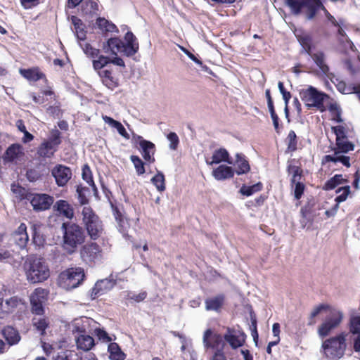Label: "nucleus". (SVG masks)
Returning a JSON list of instances; mask_svg holds the SVG:
<instances>
[{"label": "nucleus", "mask_w": 360, "mask_h": 360, "mask_svg": "<svg viewBox=\"0 0 360 360\" xmlns=\"http://www.w3.org/2000/svg\"><path fill=\"white\" fill-rule=\"evenodd\" d=\"M124 41L118 37H111L103 44V49L105 53L118 54L131 57L135 55L139 49V44L136 36L128 31L124 37Z\"/></svg>", "instance_id": "obj_1"}, {"label": "nucleus", "mask_w": 360, "mask_h": 360, "mask_svg": "<svg viewBox=\"0 0 360 360\" xmlns=\"http://www.w3.org/2000/svg\"><path fill=\"white\" fill-rule=\"evenodd\" d=\"M27 280L31 283L44 282L50 276V270L45 259L41 257H30L23 264Z\"/></svg>", "instance_id": "obj_2"}, {"label": "nucleus", "mask_w": 360, "mask_h": 360, "mask_svg": "<svg viewBox=\"0 0 360 360\" xmlns=\"http://www.w3.org/2000/svg\"><path fill=\"white\" fill-rule=\"evenodd\" d=\"M63 248L68 253H74L77 247L84 242V233L79 225L76 224L63 223Z\"/></svg>", "instance_id": "obj_3"}, {"label": "nucleus", "mask_w": 360, "mask_h": 360, "mask_svg": "<svg viewBox=\"0 0 360 360\" xmlns=\"http://www.w3.org/2000/svg\"><path fill=\"white\" fill-rule=\"evenodd\" d=\"M295 15L302 13L307 20H312L324 6L321 0H285Z\"/></svg>", "instance_id": "obj_4"}, {"label": "nucleus", "mask_w": 360, "mask_h": 360, "mask_svg": "<svg viewBox=\"0 0 360 360\" xmlns=\"http://www.w3.org/2000/svg\"><path fill=\"white\" fill-rule=\"evenodd\" d=\"M347 334L342 333L323 342L322 348L326 358L330 360H338L343 356L347 347Z\"/></svg>", "instance_id": "obj_5"}, {"label": "nucleus", "mask_w": 360, "mask_h": 360, "mask_svg": "<svg viewBox=\"0 0 360 360\" xmlns=\"http://www.w3.org/2000/svg\"><path fill=\"white\" fill-rule=\"evenodd\" d=\"M300 96L308 108H316L321 112L326 110L324 101L328 96L312 86L300 90Z\"/></svg>", "instance_id": "obj_6"}, {"label": "nucleus", "mask_w": 360, "mask_h": 360, "mask_svg": "<svg viewBox=\"0 0 360 360\" xmlns=\"http://www.w3.org/2000/svg\"><path fill=\"white\" fill-rule=\"evenodd\" d=\"M91 320L88 318L76 319L74 321L72 331L77 332L79 335L76 338V344L78 349L84 352L91 350L95 345V341L93 337L85 334L86 327L89 325Z\"/></svg>", "instance_id": "obj_7"}, {"label": "nucleus", "mask_w": 360, "mask_h": 360, "mask_svg": "<svg viewBox=\"0 0 360 360\" xmlns=\"http://www.w3.org/2000/svg\"><path fill=\"white\" fill-rule=\"evenodd\" d=\"M343 319V314L336 309L332 310L323 323L318 328L319 337L323 338L330 334L340 324Z\"/></svg>", "instance_id": "obj_8"}, {"label": "nucleus", "mask_w": 360, "mask_h": 360, "mask_svg": "<svg viewBox=\"0 0 360 360\" xmlns=\"http://www.w3.org/2000/svg\"><path fill=\"white\" fill-rule=\"evenodd\" d=\"M80 255L82 260L89 264L99 263L103 259L102 249L94 242L85 244L81 249Z\"/></svg>", "instance_id": "obj_9"}, {"label": "nucleus", "mask_w": 360, "mask_h": 360, "mask_svg": "<svg viewBox=\"0 0 360 360\" xmlns=\"http://www.w3.org/2000/svg\"><path fill=\"white\" fill-rule=\"evenodd\" d=\"M61 278L64 281L65 286L67 288H77L82 281L84 277V270L80 267L68 269L61 274Z\"/></svg>", "instance_id": "obj_10"}, {"label": "nucleus", "mask_w": 360, "mask_h": 360, "mask_svg": "<svg viewBox=\"0 0 360 360\" xmlns=\"http://www.w3.org/2000/svg\"><path fill=\"white\" fill-rule=\"evenodd\" d=\"M203 345L205 348L215 349L214 353H224L225 347L224 338L219 334L213 333L212 330L207 329L203 335Z\"/></svg>", "instance_id": "obj_11"}, {"label": "nucleus", "mask_w": 360, "mask_h": 360, "mask_svg": "<svg viewBox=\"0 0 360 360\" xmlns=\"http://www.w3.org/2000/svg\"><path fill=\"white\" fill-rule=\"evenodd\" d=\"M26 199L30 202L33 209L36 211L49 209L54 201L52 196L44 193H29L26 195Z\"/></svg>", "instance_id": "obj_12"}, {"label": "nucleus", "mask_w": 360, "mask_h": 360, "mask_svg": "<svg viewBox=\"0 0 360 360\" xmlns=\"http://www.w3.org/2000/svg\"><path fill=\"white\" fill-rule=\"evenodd\" d=\"M48 295L47 291L41 288L34 290L30 296V303L32 305V313L37 315H41L44 312L43 304L46 300Z\"/></svg>", "instance_id": "obj_13"}, {"label": "nucleus", "mask_w": 360, "mask_h": 360, "mask_svg": "<svg viewBox=\"0 0 360 360\" xmlns=\"http://www.w3.org/2000/svg\"><path fill=\"white\" fill-rule=\"evenodd\" d=\"M52 175L55 178L56 184L59 186H64L71 179L72 172L66 166L58 165L52 169Z\"/></svg>", "instance_id": "obj_14"}, {"label": "nucleus", "mask_w": 360, "mask_h": 360, "mask_svg": "<svg viewBox=\"0 0 360 360\" xmlns=\"http://www.w3.org/2000/svg\"><path fill=\"white\" fill-rule=\"evenodd\" d=\"M245 335L240 331L227 328L224 335V340L230 345L232 349H237L243 345L245 341Z\"/></svg>", "instance_id": "obj_15"}, {"label": "nucleus", "mask_w": 360, "mask_h": 360, "mask_svg": "<svg viewBox=\"0 0 360 360\" xmlns=\"http://www.w3.org/2000/svg\"><path fill=\"white\" fill-rule=\"evenodd\" d=\"M136 137L139 140V146L141 148V153L145 160L150 162L155 161L154 154L155 151V144L149 141L143 139L140 136L134 135V138Z\"/></svg>", "instance_id": "obj_16"}, {"label": "nucleus", "mask_w": 360, "mask_h": 360, "mask_svg": "<svg viewBox=\"0 0 360 360\" xmlns=\"http://www.w3.org/2000/svg\"><path fill=\"white\" fill-rule=\"evenodd\" d=\"M24 155L23 148L21 145L14 143L11 145L2 156L4 163L15 162Z\"/></svg>", "instance_id": "obj_17"}, {"label": "nucleus", "mask_w": 360, "mask_h": 360, "mask_svg": "<svg viewBox=\"0 0 360 360\" xmlns=\"http://www.w3.org/2000/svg\"><path fill=\"white\" fill-rule=\"evenodd\" d=\"M24 305L23 300L18 296H13L9 299L6 300L5 302H2L0 313L2 314L1 317H4L5 315L13 312L16 309L20 308Z\"/></svg>", "instance_id": "obj_18"}, {"label": "nucleus", "mask_w": 360, "mask_h": 360, "mask_svg": "<svg viewBox=\"0 0 360 360\" xmlns=\"http://www.w3.org/2000/svg\"><path fill=\"white\" fill-rule=\"evenodd\" d=\"M115 284V282L112 279L110 278H105L97 281L91 290V295L92 299H95L96 297L109 291L114 287Z\"/></svg>", "instance_id": "obj_19"}, {"label": "nucleus", "mask_w": 360, "mask_h": 360, "mask_svg": "<svg viewBox=\"0 0 360 360\" xmlns=\"http://www.w3.org/2000/svg\"><path fill=\"white\" fill-rule=\"evenodd\" d=\"M12 240L20 249L25 248L28 243L29 237L27 233V226L21 224L12 236Z\"/></svg>", "instance_id": "obj_20"}, {"label": "nucleus", "mask_w": 360, "mask_h": 360, "mask_svg": "<svg viewBox=\"0 0 360 360\" xmlns=\"http://www.w3.org/2000/svg\"><path fill=\"white\" fill-rule=\"evenodd\" d=\"M221 162H225L229 165L233 163V160L230 158L229 152L225 148L216 150L212 154V160H206L207 164L210 165L219 164Z\"/></svg>", "instance_id": "obj_21"}, {"label": "nucleus", "mask_w": 360, "mask_h": 360, "mask_svg": "<svg viewBox=\"0 0 360 360\" xmlns=\"http://www.w3.org/2000/svg\"><path fill=\"white\" fill-rule=\"evenodd\" d=\"M54 210L58 214L68 219H72L74 217V210L68 201L58 200L53 205Z\"/></svg>", "instance_id": "obj_22"}, {"label": "nucleus", "mask_w": 360, "mask_h": 360, "mask_svg": "<svg viewBox=\"0 0 360 360\" xmlns=\"http://www.w3.org/2000/svg\"><path fill=\"white\" fill-rule=\"evenodd\" d=\"M236 167V173L238 175L247 174L250 170V166L245 156L242 153H236V160L232 164Z\"/></svg>", "instance_id": "obj_23"}, {"label": "nucleus", "mask_w": 360, "mask_h": 360, "mask_svg": "<svg viewBox=\"0 0 360 360\" xmlns=\"http://www.w3.org/2000/svg\"><path fill=\"white\" fill-rule=\"evenodd\" d=\"M234 175V170L231 167L224 165H219L212 171V176L218 181H222L232 178Z\"/></svg>", "instance_id": "obj_24"}, {"label": "nucleus", "mask_w": 360, "mask_h": 360, "mask_svg": "<svg viewBox=\"0 0 360 360\" xmlns=\"http://www.w3.org/2000/svg\"><path fill=\"white\" fill-rule=\"evenodd\" d=\"M84 227L91 240H97L101 236L103 232V224L100 219L86 224Z\"/></svg>", "instance_id": "obj_25"}, {"label": "nucleus", "mask_w": 360, "mask_h": 360, "mask_svg": "<svg viewBox=\"0 0 360 360\" xmlns=\"http://www.w3.org/2000/svg\"><path fill=\"white\" fill-rule=\"evenodd\" d=\"M330 162L334 163L340 162L347 167H349L351 166L350 158L347 155H345V153H341L334 151V153L333 155H325L323 159V162Z\"/></svg>", "instance_id": "obj_26"}, {"label": "nucleus", "mask_w": 360, "mask_h": 360, "mask_svg": "<svg viewBox=\"0 0 360 360\" xmlns=\"http://www.w3.org/2000/svg\"><path fill=\"white\" fill-rule=\"evenodd\" d=\"M98 75L102 83L110 89H114L118 86V80L112 75L110 70H104L98 72Z\"/></svg>", "instance_id": "obj_27"}, {"label": "nucleus", "mask_w": 360, "mask_h": 360, "mask_svg": "<svg viewBox=\"0 0 360 360\" xmlns=\"http://www.w3.org/2000/svg\"><path fill=\"white\" fill-rule=\"evenodd\" d=\"M225 297L220 294L205 300V309L207 311H219L224 304Z\"/></svg>", "instance_id": "obj_28"}, {"label": "nucleus", "mask_w": 360, "mask_h": 360, "mask_svg": "<svg viewBox=\"0 0 360 360\" xmlns=\"http://www.w3.org/2000/svg\"><path fill=\"white\" fill-rule=\"evenodd\" d=\"M2 335L9 345L18 344L21 338L18 331L11 326H6L2 330Z\"/></svg>", "instance_id": "obj_29"}, {"label": "nucleus", "mask_w": 360, "mask_h": 360, "mask_svg": "<svg viewBox=\"0 0 360 360\" xmlns=\"http://www.w3.org/2000/svg\"><path fill=\"white\" fill-rule=\"evenodd\" d=\"M333 82L335 84L337 89L343 94H350L360 92V84L357 85H347L344 81L335 79Z\"/></svg>", "instance_id": "obj_30"}, {"label": "nucleus", "mask_w": 360, "mask_h": 360, "mask_svg": "<svg viewBox=\"0 0 360 360\" xmlns=\"http://www.w3.org/2000/svg\"><path fill=\"white\" fill-rule=\"evenodd\" d=\"M82 221L84 226L99 220L98 216L89 206H84L81 211Z\"/></svg>", "instance_id": "obj_31"}, {"label": "nucleus", "mask_w": 360, "mask_h": 360, "mask_svg": "<svg viewBox=\"0 0 360 360\" xmlns=\"http://www.w3.org/2000/svg\"><path fill=\"white\" fill-rule=\"evenodd\" d=\"M108 352L110 360H124L126 358V354L116 342L109 343Z\"/></svg>", "instance_id": "obj_32"}, {"label": "nucleus", "mask_w": 360, "mask_h": 360, "mask_svg": "<svg viewBox=\"0 0 360 360\" xmlns=\"http://www.w3.org/2000/svg\"><path fill=\"white\" fill-rule=\"evenodd\" d=\"M81 10L84 15L92 16L97 15L98 11V4L96 0H85L82 2Z\"/></svg>", "instance_id": "obj_33"}, {"label": "nucleus", "mask_w": 360, "mask_h": 360, "mask_svg": "<svg viewBox=\"0 0 360 360\" xmlns=\"http://www.w3.org/2000/svg\"><path fill=\"white\" fill-rule=\"evenodd\" d=\"M20 72L25 78L31 82L38 81L44 77L38 68L20 69Z\"/></svg>", "instance_id": "obj_34"}, {"label": "nucleus", "mask_w": 360, "mask_h": 360, "mask_svg": "<svg viewBox=\"0 0 360 360\" xmlns=\"http://www.w3.org/2000/svg\"><path fill=\"white\" fill-rule=\"evenodd\" d=\"M102 118L106 124H108L112 127L116 129L122 136L126 139H129V134L127 132L125 128L120 122L115 120L107 115H103Z\"/></svg>", "instance_id": "obj_35"}, {"label": "nucleus", "mask_w": 360, "mask_h": 360, "mask_svg": "<svg viewBox=\"0 0 360 360\" xmlns=\"http://www.w3.org/2000/svg\"><path fill=\"white\" fill-rule=\"evenodd\" d=\"M309 54L311 55V58L314 60L316 65L319 68L321 71L324 75H328L329 72V68L325 63V56L322 52H317L314 54H311L309 53V50L308 51Z\"/></svg>", "instance_id": "obj_36"}, {"label": "nucleus", "mask_w": 360, "mask_h": 360, "mask_svg": "<svg viewBox=\"0 0 360 360\" xmlns=\"http://www.w3.org/2000/svg\"><path fill=\"white\" fill-rule=\"evenodd\" d=\"M72 22L74 25V29L77 39L84 41L86 39L85 26L82 20L75 16L72 17Z\"/></svg>", "instance_id": "obj_37"}, {"label": "nucleus", "mask_w": 360, "mask_h": 360, "mask_svg": "<svg viewBox=\"0 0 360 360\" xmlns=\"http://www.w3.org/2000/svg\"><path fill=\"white\" fill-rule=\"evenodd\" d=\"M96 25L104 32H118V30L115 24L108 21L105 18H98L96 20Z\"/></svg>", "instance_id": "obj_38"}, {"label": "nucleus", "mask_w": 360, "mask_h": 360, "mask_svg": "<svg viewBox=\"0 0 360 360\" xmlns=\"http://www.w3.org/2000/svg\"><path fill=\"white\" fill-rule=\"evenodd\" d=\"M56 150L55 147L44 141L39 146L37 153L41 157L51 158Z\"/></svg>", "instance_id": "obj_39"}, {"label": "nucleus", "mask_w": 360, "mask_h": 360, "mask_svg": "<svg viewBox=\"0 0 360 360\" xmlns=\"http://www.w3.org/2000/svg\"><path fill=\"white\" fill-rule=\"evenodd\" d=\"M354 149V145L348 141V139L336 141V147L334 149L335 152L341 153H347Z\"/></svg>", "instance_id": "obj_40"}, {"label": "nucleus", "mask_w": 360, "mask_h": 360, "mask_svg": "<svg viewBox=\"0 0 360 360\" xmlns=\"http://www.w3.org/2000/svg\"><path fill=\"white\" fill-rule=\"evenodd\" d=\"M347 181L344 179L342 174H335L334 176L328 179L324 184L323 188L326 191L334 189L338 185Z\"/></svg>", "instance_id": "obj_41"}, {"label": "nucleus", "mask_w": 360, "mask_h": 360, "mask_svg": "<svg viewBox=\"0 0 360 360\" xmlns=\"http://www.w3.org/2000/svg\"><path fill=\"white\" fill-rule=\"evenodd\" d=\"M288 172L290 174H292L291 184L300 181L302 170L300 167L293 165L290 162L288 165Z\"/></svg>", "instance_id": "obj_42"}, {"label": "nucleus", "mask_w": 360, "mask_h": 360, "mask_svg": "<svg viewBox=\"0 0 360 360\" xmlns=\"http://www.w3.org/2000/svg\"><path fill=\"white\" fill-rule=\"evenodd\" d=\"M151 182L158 191L162 192L165 190V179L162 172L158 171L157 174L151 179Z\"/></svg>", "instance_id": "obj_43"}, {"label": "nucleus", "mask_w": 360, "mask_h": 360, "mask_svg": "<svg viewBox=\"0 0 360 360\" xmlns=\"http://www.w3.org/2000/svg\"><path fill=\"white\" fill-rule=\"evenodd\" d=\"M110 57L103 55H99L96 58L92 60L94 69L97 71H102L101 69L109 64Z\"/></svg>", "instance_id": "obj_44"}, {"label": "nucleus", "mask_w": 360, "mask_h": 360, "mask_svg": "<svg viewBox=\"0 0 360 360\" xmlns=\"http://www.w3.org/2000/svg\"><path fill=\"white\" fill-rule=\"evenodd\" d=\"M79 45L86 56L92 58L93 60L100 55V50L93 47L89 43L80 44Z\"/></svg>", "instance_id": "obj_45"}, {"label": "nucleus", "mask_w": 360, "mask_h": 360, "mask_svg": "<svg viewBox=\"0 0 360 360\" xmlns=\"http://www.w3.org/2000/svg\"><path fill=\"white\" fill-rule=\"evenodd\" d=\"M124 298L127 300L134 301L136 302H140L144 300L147 297V292L146 291H141L139 293H136L131 291L124 292Z\"/></svg>", "instance_id": "obj_46"}, {"label": "nucleus", "mask_w": 360, "mask_h": 360, "mask_svg": "<svg viewBox=\"0 0 360 360\" xmlns=\"http://www.w3.org/2000/svg\"><path fill=\"white\" fill-rule=\"evenodd\" d=\"M262 188L261 183L255 184L252 186H243L240 188V192L246 196L252 195L253 193L259 191Z\"/></svg>", "instance_id": "obj_47"}, {"label": "nucleus", "mask_w": 360, "mask_h": 360, "mask_svg": "<svg viewBox=\"0 0 360 360\" xmlns=\"http://www.w3.org/2000/svg\"><path fill=\"white\" fill-rule=\"evenodd\" d=\"M336 193H339V195L335 198V200L336 204L339 205L340 202L347 200L350 193V187L349 186L340 187L336 191Z\"/></svg>", "instance_id": "obj_48"}, {"label": "nucleus", "mask_w": 360, "mask_h": 360, "mask_svg": "<svg viewBox=\"0 0 360 360\" xmlns=\"http://www.w3.org/2000/svg\"><path fill=\"white\" fill-rule=\"evenodd\" d=\"M349 332L352 335L360 334V316H353L349 321Z\"/></svg>", "instance_id": "obj_49"}, {"label": "nucleus", "mask_w": 360, "mask_h": 360, "mask_svg": "<svg viewBox=\"0 0 360 360\" xmlns=\"http://www.w3.org/2000/svg\"><path fill=\"white\" fill-rule=\"evenodd\" d=\"M33 325L36 329L43 335L48 327L49 323L44 318H34L32 319Z\"/></svg>", "instance_id": "obj_50"}, {"label": "nucleus", "mask_w": 360, "mask_h": 360, "mask_svg": "<svg viewBox=\"0 0 360 360\" xmlns=\"http://www.w3.org/2000/svg\"><path fill=\"white\" fill-rule=\"evenodd\" d=\"M130 160L134 164L136 172L138 175H142L145 173L144 163L141 158L136 155H131Z\"/></svg>", "instance_id": "obj_51"}, {"label": "nucleus", "mask_w": 360, "mask_h": 360, "mask_svg": "<svg viewBox=\"0 0 360 360\" xmlns=\"http://www.w3.org/2000/svg\"><path fill=\"white\" fill-rule=\"evenodd\" d=\"M286 141L288 142V150L289 151L292 152L297 150V136L294 131H290L287 136Z\"/></svg>", "instance_id": "obj_52"}, {"label": "nucleus", "mask_w": 360, "mask_h": 360, "mask_svg": "<svg viewBox=\"0 0 360 360\" xmlns=\"http://www.w3.org/2000/svg\"><path fill=\"white\" fill-rule=\"evenodd\" d=\"M45 141L57 149L61 143L60 132L58 130L52 131L49 139Z\"/></svg>", "instance_id": "obj_53"}, {"label": "nucleus", "mask_w": 360, "mask_h": 360, "mask_svg": "<svg viewBox=\"0 0 360 360\" xmlns=\"http://www.w3.org/2000/svg\"><path fill=\"white\" fill-rule=\"evenodd\" d=\"M332 130L336 136V141L347 139V129L342 125H338L332 127Z\"/></svg>", "instance_id": "obj_54"}, {"label": "nucleus", "mask_w": 360, "mask_h": 360, "mask_svg": "<svg viewBox=\"0 0 360 360\" xmlns=\"http://www.w3.org/2000/svg\"><path fill=\"white\" fill-rule=\"evenodd\" d=\"M329 110L333 113L332 120L338 123H341L343 120L341 117V109L336 103L331 104L329 107Z\"/></svg>", "instance_id": "obj_55"}, {"label": "nucleus", "mask_w": 360, "mask_h": 360, "mask_svg": "<svg viewBox=\"0 0 360 360\" xmlns=\"http://www.w3.org/2000/svg\"><path fill=\"white\" fill-rule=\"evenodd\" d=\"M17 127L18 129L24 134V137L22 138V141L24 143L30 142L33 139L34 136L27 131L26 127L23 124L22 121L18 120L17 122Z\"/></svg>", "instance_id": "obj_56"}, {"label": "nucleus", "mask_w": 360, "mask_h": 360, "mask_svg": "<svg viewBox=\"0 0 360 360\" xmlns=\"http://www.w3.org/2000/svg\"><path fill=\"white\" fill-rule=\"evenodd\" d=\"M14 252L10 247L0 248V262H5L13 257Z\"/></svg>", "instance_id": "obj_57"}, {"label": "nucleus", "mask_w": 360, "mask_h": 360, "mask_svg": "<svg viewBox=\"0 0 360 360\" xmlns=\"http://www.w3.org/2000/svg\"><path fill=\"white\" fill-rule=\"evenodd\" d=\"M82 178L89 185L95 186L91 175V171L89 167L86 165H85L82 168Z\"/></svg>", "instance_id": "obj_58"}, {"label": "nucleus", "mask_w": 360, "mask_h": 360, "mask_svg": "<svg viewBox=\"0 0 360 360\" xmlns=\"http://www.w3.org/2000/svg\"><path fill=\"white\" fill-rule=\"evenodd\" d=\"M167 138L169 141V148L173 150H176L179 143V139L177 134L175 132H170L168 134Z\"/></svg>", "instance_id": "obj_59"}, {"label": "nucleus", "mask_w": 360, "mask_h": 360, "mask_svg": "<svg viewBox=\"0 0 360 360\" xmlns=\"http://www.w3.org/2000/svg\"><path fill=\"white\" fill-rule=\"evenodd\" d=\"M94 334L98 337L99 340L103 342H110L112 341V338L108 335L105 330L101 328H96L94 330Z\"/></svg>", "instance_id": "obj_60"}, {"label": "nucleus", "mask_w": 360, "mask_h": 360, "mask_svg": "<svg viewBox=\"0 0 360 360\" xmlns=\"http://www.w3.org/2000/svg\"><path fill=\"white\" fill-rule=\"evenodd\" d=\"M292 186H295L294 187L295 198L297 200H299L303 194V192L304 190V185L302 183H301L300 181H297L294 184H292Z\"/></svg>", "instance_id": "obj_61"}, {"label": "nucleus", "mask_w": 360, "mask_h": 360, "mask_svg": "<svg viewBox=\"0 0 360 360\" xmlns=\"http://www.w3.org/2000/svg\"><path fill=\"white\" fill-rule=\"evenodd\" d=\"M342 25H340V26H338V33L339 36L341 37L340 39V41L341 42H343L344 38H345V41L347 42V46L348 47H349V49L353 50V49L354 48V45L352 43V41L347 37L346 33L344 31V30L342 29Z\"/></svg>", "instance_id": "obj_62"}, {"label": "nucleus", "mask_w": 360, "mask_h": 360, "mask_svg": "<svg viewBox=\"0 0 360 360\" xmlns=\"http://www.w3.org/2000/svg\"><path fill=\"white\" fill-rule=\"evenodd\" d=\"M11 191L13 193L17 194L20 199H26V195L29 194L24 188L15 184L11 185Z\"/></svg>", "instance_id": "obj_63"}, {"label": "nucleus", "mask_w": 360, "mask_h": 360, "mask_svg": "<svg viewBox=\"0 0 360 360\" xmlns=\"http://www.w3.org/2000/svg\"><path fill=\"white\" fill-rule=\"evenodd\" d=\"M328 308V306L326 304H320L316 307L310 314V321L309 322V325H312L314 323L313 319L323 310H326Z\"/></svg>", "instance_id": "obj_64"}]
</instances>
